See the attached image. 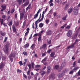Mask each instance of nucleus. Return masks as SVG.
I'll return each instance as SVG.
<instances>
[{
    "mask_svg": "<svg viewBox=\"0 0 80 80\" xmlns=\"http://www.w3.org/2000/svg\"><path fill=\"white\" fill-rule=\"evenodd\" d=\"M79 10V8L78 7H74L72 10L73 12L72 13V15H77L78 13Z\"/></svg>",
    "mask_w": 80,
    "mask_h": 80,
    "instance_id": "1",
    "label": "nucleus"
},
{
    "mask_svg": "<svg viewBox=\"0 0 80 80\" xmlns=\"http://www.w3.org/2000/svg\"><path fill=\"white\" fill-rule=\"evenodd\" d=\"M10 45V43L8 42H7L6 43V45L4 46V48L5 50H4V52L5 53H8V47Z\"/></svg>",
    "mask_w": 80,
    "mask_h": 80,
    "instance_id": "2",
    "label": "nucleus"
},
{
    "mask_svg": "<svg viewBox=\"0 0 80 80\" xmlns=\"http://www.w3.org/2000/svg\"><path fill=\"white\" fill-rule=\"evenodd\" d=\"M41 18V13L39 15V18L38 19V20L35 21V25L36 26L35 27V30L37 29V28H38V23H39V20L40 19V18Z\"/></svg>",
    "mask_w": 80,
    "mask_h": 80,
    "instance_id": "3",
    "label": "nucleus"
},
{
    "mask_svg": "<svg viewBox=\"0 0 80 80\" xmlns=\"http://www.w3.org/2000/svg\"><path fill=\"white\" fill-rule=\"evenodd\" d=\"M72 32H73V31L72 30H69L68 31V33L67 34V35L68 37H71V35L72 34Z\"/></svg>",
    "mask_w": 80,
    "mask_h": 80,
    "instance_id": "4",
    "label": "nucleus"
},
{
    "mask_svg": "<svg viewBox=\"0 0 80 80\" xmlns=\"http://www.w3.org/2000/svg\"><path fill=\"white\" fill-rule=\"evenodd\" d=\"M12 27L13 32H14L15 33H17V28H16L15 25L14 24L12 25Z\"/></svg>",
    "mask_w": 80,
    "mask_h": 80,
    "instance_id": "5",
    "label": "nucleus"
},
{
    "mask_svg": "<svg viewBox=\"0 0 80 80\" xmlns=\"http://www.w3.org/2000/svg\"><path fill=\"white\" fill-rule=\"evenodd\" d=\"M71 45L67 47V48H66V49L68 50L69 48H73L74 47V45H75V42H74V43H72Z\"/></svg>",
    "mask_w": 80,
    "mask_h": 80,
    "instance_id": "6",
    "label": "nucleus"
},
{
    "mask_svg": "<svg viewBox=\"0 0 80 80\" xmlns=\"http://www.w3.org/2000/svg\"><path fill=\"white\" fill-rule=\"evenodd\" d=\"M1 7L2 9L1 10V12H3V10H5L7 8V6L6 5H2L1 6Z\"/></svg>",
    "mask_w": 80,
    "mask_h": 80,
    "instance_id": "7",
    "label": "nucleus"
},
{
    "mask_svg": "<svg viewBox=\"0 0 80 80\" xmlns=\"http://www.w3.org/2000/svg\"><path fill=\"white\" fill-rule=\"evenodd\" d=\"M44 12V11H43L42 12V15L41 16L42 18L39 21V22H42V20H43V18H44V14H45Z\"/></svg>",
    "mask_w": 80,
    "mask_h": 80,
    "instance_id": "8",
    "label": "nucleus"
},
{
    "mask_svg": "<svg viewBox=\"0 0 80 80\" xmlns=\"http://www.w3.org/2000/svg\"><path fill=\"white\" fill-rule=\"evenodd\" d=\"M25 12L23 11L22 13L20 14V19H21L23 18V16H24V15H25Z\"/></svg>",
    "mask_w": 80,
    "mask_h": 80,
    "instance_id": "9",
    "label": "nucleus"
},
{
    "mask_svg": "<svg viewBox=\"0 0 80 80\" xmlns=\"http://www.w3.org/2000/svg\"><path fill=\"white\" fill-rule=\"evenodd\" d=\"M29 0H27V1H26L22 5L24 7H26V6H27V5H28V4H29Z\"/></svg>",
    "mask_w": 80,
    "mask_h": 80,
    "instance_id": "10",
    "label": "nucleus"
},
{
    "mask_svg": "<svg viewBox=\"0 0 80 80\" xmlns=\"http://www.w3.org/2000/svg\"><path fill=\"white\" fill-rule=\"evenodd\" d=\"M47 47V44H44L40 48V49H45Z\"/></svg>",
    "mask_w": 80,
    "mask_h": 80,
    "instance_id": "11",
    "label": "nucleus"
},
{
    "mask_svg": "<svg viewBox=\"0 0 80 80\" xmlns=\"http://www.w3.org/2000/svg\"><path fill=\"white\" fill-rule=\"evenodd\" d=\"M35 46H36L35 44H32L30 47V48L32 50H34L35 48Z\"/></svg>",
    "mask_w": 80,
    "mask_h": 80,
    "instance_id": "12",
    "label": "nucleus"
},
{
    "mask_svg": "<svg viewBox=\"0 0 80 80\" xmlns=\"http://www.w3.org/2000/svg\"><path fill=\"white\" fill-rule=\"evenodd\" d=\"M58 77L59 78H62L63 77V73H60L58 75Z\"/></svg>",
    "mask_w": 80,
    "mask_h": 80,
    "instance_id": "13",
    "label": "nucleus"
},
{
    "mask_svg": "<svg viewBox=\"0 0 80 80\" xmlns=\"http://www.w3.org/2000/svg\"><path fill=\"white\" fill-rule=\"evenodd\" d=\"M18 63L20 64V66H21V65H23V66H25V62H24L23 63L22 61H20L18 62Z\"/></svg>",
    "mask_w": 80,
    "mask_h": 80,
    "instance_id": "14",
    "label": "nucleus"
},
{
    "mask_svg": "<svg viewBox=\"0 0 80 80\" xmlns=\"http://www.w3.org/2000/svg\"><path fill=\"white\" fill-rule=\"evenodd\" d=\"M0 34L2 36V37H4V36H5L6 35V33H5V32H2V31H0Z\"/></svg>",
    "mask_w": 80,
    "mask_h": 80,
    "instance_id": "15",
    "label": "nucleus"
},
{
    "mask_svg": "<svg viewBox=\"0 0 80 80\" xmlns=\"http://www.w3.org/2000/svg\"><path fill=\"white\" fill-rule=\"evenodd\" d=\"M55 2L58 3V4H61L62 1L61 0H55Z\"/></svg>",
    "mask_w": 80,
    "mask_h": 80,
    "instance_id": "16",
    "label": "nucleus"
},
{
    "mask_svg": "<svg viewBox=\"0 0 80 80\" xmlns=\"http://www.w3.org/2000/svg\"><path fill=\"white\" fill-rule=\"evenodd\" d=\"M52 34V30H49L47 32V35H50Z\"/></svg>",
    "mask_w": 80,
    "mask_h": 80,
    "instance_id": "17",
    "label": "nucleus"
},
{
    "mask_svg": "<svg viewBox=\"0 0 80 80\" xmlns=\"http://www.w3.org/2000/svg\"><path fill=\"white\" fill-rule=\"evenodd\" d=\"M72 10H73V8H70L69 9L68 11V13L70 14V13L72 12Z\"/></svg>",
    "mask_w": 80,
    "mask_h": 80,
    "instance_id": "18",
    "label": "nucleus"
},
{
    "mask_svg": "<svg viewBox=\"0 0 80 80\" xmlns=\"http://www.w3.org/2000/svg\"><path fill=\"white\" fill-rule=\"evenodd\" d=\"M77 36H78V33H77L76 34L73 36L72 38L73 40H75L77 37Z\"/></svg>",
    "mask_w": 80,
    "mask_h": 80,
    "instance_id": "19",
    "label": "nucleus"
},
{
    "mask_svg": "<svg viewBox=\"0 0 80 80\" xmlns=\"http://www.w3.org/2000/svg\"><path fill=\"white\" fill-rule=\"evenodd\" d=\"M55 55V52H52L50 54L51 57H53Z\"/></svg>",
    "mask_w": 80,
    "mask_h": 80,
    "instance_id": "20",
    "label": "nucleus"
},
{
    "mask_svg": "<svg viewBox=\"0 0 80 80\" xmlns=\"http://www.w3.org/2000/svg\"><path fill=\"white\" fill-rule=\"evenodd\" d=\"M41 68V65H36L34 67V68Z\"/></svg>",
    "mask_w": 80,
    "mask_h": 80,
    "instance_id": "21",
    "label": "nucleus"
},
{
    "mask_svg": "<svg viewBox=\"0 0 80 80\" xmlns=\"http://www.w3.org/2000/svg\"><path fill=\"white\" fill-rule=\"evenodd\" d=\"M29 45H30L29 43H28L24 46L23 48H28V47H29Z\"/></svg>",
    "mask_w": 80,
    "mask_h": 80,
    "instance_id": "22",
    "label": "nucleus"
},
{
    "mask_svg": "<svg viewBox=\"0 0 80 80\" xmlns=\"http://www.w3.org/2000/svg\"><path fill=\"white\" fill-rule=\"evenodd\" d=\"M9 57H13L15 58V54L14 53H11L9 55Z\"/></svg>",
    "mask_w": 80,
    "mask_h": 80,
    "instance_id": "23",
    "label": "nucleus"
},
{
    "mask_svg": "<svg viewBox=\"0 0 80 80\" xmlns=\"http://www.w3.org/2000/svg\"><path fill=\"white\" fill-rule=\"evenodd\" d=\"M79 68V67H75V68H74L73 69H72V71H73V72H76L77 70H78V69Z\"/></svg>",
    "mask_w": 80,
    "mask_h": 80,
    "instance_id": "24",
    "label": "nucleus"
},
{
    "mask_svg": "<svg viewBox=\"0 0 80 80\" xmlns=\"http://www.w3.org/2000/svg\"><path fill=\"white\" fill-rule=\"evenodd\" d=\"M12 24H13V23L12 22V21H10L9 22V23H8V25L10 27H11V26L12 25Z\"/></svg>",
    "mask_w": 80,
    "mask_h": 80,
    "instance_id": "25",
    "label": "nucleus"
},
{
    "mask_svg": "<svg viewBox=\"0 0 80 80\" xmlns=\"http://www.w3.org/2000/svg\"><path fill=\"white\" fill-rule=\"evenodd\" d=\"M58 68H59V66L58 65H56L54 68V70H58Z\"/></svg>",
    "mask_w": 80,
    "mask_h": 80,
    "instance_id": "26",
    "label": "nucleus"
},
{
    "mask_svg": "<svg viewBox=\"0 0 80 80\" xmlns=\"http://www.w3.org/2000/svg\"><path fill=\"white\" fill-rule=\"evenodd\" d=\"M17 2L18 3V5H21L22 2V0H17Z\"/></svg>",
    "mask_w": 80,
    "mask_h": 80,
    "instance_id": "27",
    "label": "nucleus"
},
{
    "mask_svg": "<svg viewBox=\"0 0 80 80\" xmlns=\"http://www.w3.org/2000/svg\"><path fill=\"white\" fill-rule=\"evenodd\" d=\"M47 59V57H45L44 59L42 60L41 61V62L44 63V62H46Z\"/></svg>",
    "mask_w": 80,
    "mask_h": 80,
    "instance_id": "28",
    "label": "nucleus"
},
{
    "mask_svg": "<svg viewBox=\"0 0 80 80\" xmlns=\"http://www.w3.org/2000/svg\"><path fill=\"white\" fill-rule=\"evenodd\" d=\"M44 24L42 23H40L39 25V27L40 28H42V27H43V26Z\"/></svg>",
    "mask_w": 80,
    "mask_h": 80,
    "instance_id": "29",
    "label": "nucleus"
},
{
    "mask_svg": "<svg viewBox=\"0 0 80 80\" xmlns=\"http://www.w3.org/2000/svg\"><path fill=\"white\" fill-rule=\"evenodd\" d=\"M66 65V63L65 62H63L62 64H61V67H62V68L65 67V65Z\"/></svg>",
    "mask_w": 80,
    "mask_h": 80,
    "instance_id": "30",
    "label": "nucleus"
},
{
    "mask_svg": "<svg viewBox=\"0 0 80 80\" xmlns=\"http://www.w3.org/2000/svg\"><path fill=\"white\" fill-rule=\"evenodd\" d=\"M68 6H69V5L67 4H66L65 6V8H64V10H67V8L68 7Z\"/></svg>",
    "mask_w": 80,
    "mask_h": 80,
    "instance_id": "31",
    "label": "nucleus"
},
{
    "mask_svg": "<svg viewBox=\"0 0 80 80\" xmlns=\"http://www.w3.org/2000/svg\"><path fill=\"white\" fill-rule=\"evenodd\" d=\"M34 17L33 18L34 19H35V18H37V17H38V13H37L35 14V15H34Z\"/></svg>",
    "mask_w": 80,
    "mask_h": 80,
    "instance_id": "32",
    "label": "nucleus"
},
{
    "mask_svg": "<svg viewBox=\"0 0 80 80\" xmlns=\"http://www.w3.org/2000/svg\"><path fill=\"white\" fill-rule=\"evenodd\" d=\"M0 22H1V25H2L3 23V19L0 18Z\"/></svg>",
    "mask_w": 80,
    "mask_h": 80,
    "instance_id": "33",
    "label": "nucleus"
},
{
    "mask_svg": "<svg viewBox=\"0 0 80 80\" xmlns=\"http://www.w3.org/2000/svg\"><path fill=\"white\" fill-rule=\"evenodd\" d=\"M68 69L67 68H66L63 70V72L65 73H67V72H68Z\"/></svg>",
    "mask_w": 80,
    "mask_h": 80,
    "instance_id": "34",
    "label": "nucleus"
},
{
    "mask_svg": "<svg viewBox=\"0 0 80 80\" xmlns=\"http://www.w3.org/2000/svg\"><path fill=\"white\" fill-rule=\"evenodd\" d=\"M25 25H26V23L25 22H24L23 23V25L22 26V28H25Z\"/></svg>",
    "mask_w": 80,
    "mask_h": 80,
    "instance_id": "35",
    "label": "nucleus"
},
{
    "mask_svg": "<svg viewBox=\"0 0 80 80\" xmlns=\"http://www.w3.org/2000/svg\"><path fill=\"white\" fill-rule=\"evenodd\" d=\"M22 54L24 56H27V52L24 51L22 52Z\"/></svg>",
    "mask_w": 80,
    "mask_h": 80,
    "instance_id": "36",
    "label": "nucleus"
},
{
    "mask_svg": "<svg viewBox=\"0 0 80 80\" xmlns=\"http://www.w3.org/2000/svg\"><path fill=\"white\" fill-rule=\"evenodd\" d=\"M14 24L15 26H18V25H19V22H14Z\"/></svg>",
    "mask_w": 80,
    "mask_h": 80,
    "instance_id": "37",
    "label": "nucleus"
},
{
    "mask_svg": "<svg viewBox=\"0 0 80 80\" xmlns=\"http://www.w3.org/2000/svg\"><path fill=\"white\" fill-rule=\"evenodd\" d=\"M62 69H63V68H62V67H60L58 69V72H60Z\"/></svg>",
    "mask_w": 80,
    "mask_h": 80,
    "instance_id": "38",
    "label": "nucleus"
},
{
    "mask_svg": "<svg viewBox=\"0 0 80 80\" xmlns=\"http://www.w3.org/2000/svg\"><path fill=\"white\" fill-rule=\"evenodd\" d=\"M47 43L48 44V45L51 44V40L48 41V39H47Z\"/></svg>",
    "mask_w": 80,
    "mask_h": 80,
    "instance_id": "39",
    "label": "nucleus"
},
{
    "mask_svg": "<svg viewBox=\"0 0 80 80\" xmlns=\"http://www.w3.org/2000/svg\"><path fill=\"white\" fill-rule=\"evenodd\" d=\"M5 66V65H4V63H2L0 65V68H3V67Z\"/></svg>",
    "mask_w": 80,
    "mask_h": 80,
    "instance_id": "40",
    "label": "nucleus"
},
{
    "mask_svg": "<svg viewBox=\"0 0 80 80\" xmlns=\"http://www.w3.org/2000/svg\"><path fill=\"white\" fill-rule=\"evenodd\" d=\"M31 65H32V68H34V65H35V64H34V62H31Z\"/></svg>",
    "mask_w": 80,
    "mask_h": 80,
    "instance_id": "41",
    "label": "nucleus"
},
{
    "mask_svg": "<svg viewBox=\"0 0 80 80\" xmlns=\"http://www.w3.org/2000/svg\"><path fill=\"white\" fill-rule=\"evenodd\" d=\"M45 22H46V23L47 25H48V23H49V20L46 19L45 20Z\"/></svg>",
    "mask_w": 80,
    "mask_h": 80,
    "instance_id": "42",
    "label": "nucleus"
},
{
    "mask_svg": "<svg viewBox=\"0 0 80 80\" xmlns=\"http://www.w3.org/2000/svg\"><path fill=\"white\" fill-rule=\"evenodd\" d=\"M67 24H65L63 26H62L60 28H64V27H66V25H67Z\"/></svg>",
    "mask_w": 80,
    "mask_h": 80,
    "instance_id": "43",
    "label": "nucleus"
},
{
    "mask_svg": "<svg viewBox=\"0 0 80 80\" xmlns=\"http://www.w3.org/2000/svg\"><path fill=\"white\" fill-rule=\"evenodd\" d=\"M7 39H8V38H7V37H5L4 40L3 41V43H5V42H7Z\"/></svg>",
    "mask_w": 80,
    "mask_h": 80,
    "instance_id": "44",
    "label": "nucleus"
},
{
    "mask_svg": "<svg viewBox=\"0 0 80 80\" xmlns=\"http://www.w3.org/2000/svg\"><path fill=\"white\" fill-rule=\"evenodd\" d=\"M73 67H75V65H76V61H75L73 62L72 64Z\"/></svg>",
    "mask_w": 80,
    "mask_h": 80,
    "instance_id": "45",
    "label": "nucleus"
},
{
    "mask_svg": "<svg viewBox=\"0 0 80 80\" xmlns=\"http://www.w3.org/2000/svg\"><path fill=\"white\" fill-rule=\"evenodd\" d=\"M28 66L29 68V69H31V68H32V65H31V64H28Z\"/></svg>",
    "mask_w": 80,
    "mask_h": 80,
    "instance_id": "46",
    "label": "nucleus"
},
{
    "mask_svg": "<svg viewBox=\"0 0 80 80\" xmlns=\"http://www.w3.org/2000/svg\"><path fill=\"white\" fill-rule=\"evenodd\" d=\"M45 73H46V72H45V71H43V72L41 74V75H45Z\"/></svg>",
    "mask_w": 80,
    "mask_h": 80,
    "instance_id": "47",
    "label": "nucleus"
},
{
    "mask_svg": "<svg viewBox=\"0 0 80 80\" xmlns=\"http://www.w3.org/2000/svg\"><path fill=\"white\" fill-rule=\"evenodd\" d=\"M73 73H74V72L72 71V70L69 73V74H70V75H71L72 74H73Z\"/></svg>",
    "mask_w": 80,
    "mask_h": 80,
    "instance_id": "48",
    "label": "nucleus"
},
{
    "mask_svg": "<svg viewBox=\"0 0 80 80\" xmlns=\"http://www.w3.org/2000/svg\"><path fill=\"white\" fill-rule=\"evenodd\" d=\"M67 15H66L65 17L62 18V20H65L66 19H67Z\"/></svg>",
    "mask_w": 80,
    "mask_h": 80,
    "instance_id": "49",
    "label": "nucleus"
},
{
    "mask_svg": "<svg viewBox=\"0 0 80 80\" xmlns=\"http://www.w3.org/2000/svg\"><path fill=\"white\" fill-rule=\"evenodd\" d=\"M53 25L54 27H57V26H58V23L56 22H54L53 24Z\"/></svg>",
    "mask_w": 80,
    "mask_h": 80,
    "instance_id": "50",
    "label": "nucleus"
},
{
    "mask_svg": "<svg viewBox=\"0 0 80 80\" xmlns=\"http://www.w3.org/2000/svg\"><path fill=\"white\" fill-rule=\"evenodd\" d=\"M30 8H31V6L28 5L27 8L26 10H28V9H30Z\"/></svg>",
    "mask_w": 80,
    "mask_h": 80,
    "instance_id": "51",
    "label": "nucleus"
},
{
    "mask_svg": "<svg viewBox=\"0 0 80 80\" xmlns=\"http://www.w3.org/2000/svg\"><path fill=\"white\" fill-rule=\"evenodd\" d=\"M17 72H19V73H22V71L19 69H17Z\"/></svg>",
    "mask_w": 80,
    "mask_h": 80,
    "instance_id": "52",
    "label": "nucleus"
},
{
    "mask_svg": "<svg viewBox=\"0 0 80 80\" xmlns=\"http://www.w3.org/2000/svg\"><path fill=\"white\" fill-rule=\"evenodd\" d=\"M15 12V9H12L11 10V13H13V12Z\"/></svg>",
    "mask_w": 80,
    "mask_h": 80,
    "instance_id": "53",
    "label": "nucleus"
},
{
    "mask_svg": "<svg viewBox=\"0 0 80 80\" xmlns=\"http://www.w3.org/2000/svg\"><path fill=\"white\" fill-rule=\"evenodd\" d=\"M23 76L25 78L27 79V76L24 74H23Z\"/></svg>",
    "mask_w": 80,
    "mask_h": 80,
    "instance_id": "54",
    "label": "nucleus"
},
{
    "mask_svg": "<svg viewBox=\"0 0 80 80\" xmlns=\"http://www.w3.org/2000/svg\"><path fill=\"white\" fill-rule=\"evenodd\" d=\"M42 11V9L41 8H39V10L38 11V12H37V13L38 14L39 13V12H40Z\"/></svg>",
    "mask_w": 80,
    "mask_h": 80,
    "instance_id": "55",
    "label": "nucleus"
},
{
    "mask_svg": "<svg viewBox=\"0 0 80 80\" xmlns=\"http://www.w3.org/2000/svg\"><path fill=\"white\" fill-rule=\"evenodd\" d=\"M29 33V32L28 31H27V32L25 33V37H26L27 35H28V34Z\"/></svg>",
    "mask_w": 80,
    "mask_h": 80,
    "instance_id": "56",
    "label": "nucleus"
},
{
    "mask_svg": "<svg viewBox=\"0 0 80 80\" xmlns=\"http://www.w3.org/2000/svg\"><path fill=\"white\" fill-rule=\"evenodd\" d=\"M45 55H46V53H42V57H45Z\"/></svg>",
    "mask_w": 80,
    "mask_h": 80,
    "instance_id": "57",
    "label": "nucleus"
},
{
    "mask_svg": "<svg viewBox=\"0 0 80 80\" xmlns=\"http://www.w3.org/2000/svg\"><path fill=\"white\" fill-rule=\"evenodd\" d=\"M52 51V50L50 49H49L47 51V53H50V52Z\"/></svg>",
    "mask_w": 80,
    "mask_h": 80,
    "instance_id": "58",
    "label": "nucleus"
},
{
    "mask_svg": "<svg viewBox=\"0 0 80 80\" xmlns=\"http://www.w3.org/2000/svg\"><path fill=\"white\" fill-rule=\"evenodd\" d=\"M30 70H29L27 72V74L28 75H30Z\"/></svg>",
    "mask_w": 80,
    "mask_h": 80,
    "instance_id": "59",
    "label": "nucleus"
},
{
    "mask_svg": "<svg viewBox=\"0 0 80 80\" xmlns=\"http://www.w3.org/2000/svg\"><path fill=\"white\" fill-rule=\"evenodd\" d=\"M38 34V37H41V35H42L41 34V33H40V32L38 33H37Z\"/></svg>",
    "mask_w": 80,
    "mask_h": 80,
    "instance_id": "60",
    "label": "nucleus"
},
{
    "mask_svg": "<svg viewBox=\"0 0 80 80\" xmlns=\"http://www.w3.org/2000/svg\"><path fill=\"white\" fill-rule=\"evenodd\" d=\"M41 38H42V37H39L38 38V41H41L42 40V39H41Z\"/></svg>",
    "mask_w": 80,
    "mask_h": 80,
    "instance_id": "61",
    "label": "nucleus"
},
{
    "mask_svg": "<svg viewBox=\"0 0 80 80\" xmlns=\"http://www.w3.org/2000/svg\"><path fill=\"white\" fill-rule=\"evenodd\" d=\"M70 28V26H67L66 27V29L67 28L68 29H69V28Z\"/></svg>",
    "mask_w": 80,
    "mask_h": 80,
    "instance_id": "62",
    "label": "nucleus"
},
{
    "mask_svg": "<svg viewBox=\"0 0 80 80\" xmlns=\"http://www.w3.org/2000/svg\"><path fill=\"white\" fill-rule=\"evenodd\" d=\"M51 78H55L54 76H53V75L51 74Z\"/></svg>",
    "mask_w": 80,
    "mask_h": 80,
    "instance_id": "63",
    "label": "nucleus"
},
{
    "mask_svg": "<svg viewBox=\"0 0 80 80\" xmlns=\"http://www.w3.org/2000/svg\"><path fill=\"white\" fill-rule=\"evenodd\" d=\"M78 75L80 76V69L79 70V71L78 72Z\"/></svg>",
    "mask_w": 80,
    "mask_h": 80,
    "instance_id": "64",
    "label": "nucleus"
}]
</instances>
